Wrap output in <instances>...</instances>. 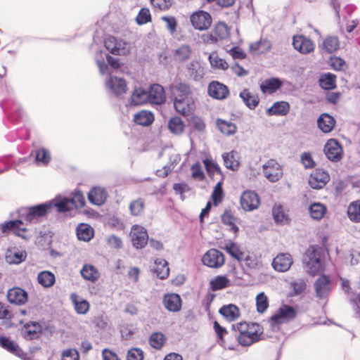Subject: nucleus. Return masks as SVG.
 I'll return each instance as SVG.
<instances>
[{"label":"nucleus","instance_id":"1","mask_svg":"<svg viewBox=\"0 0 360 360\" xmlns=\"http://www.w3.org/2000/svg\"><path fill=\"white\" fill-rule=\"evenodd\" d=\"M233 328L238 331V340L243 346H250L257 342L262 334L260 326L255 323L241 322L233 325Z\"/></svg>","mask_w":360,"mask_h":360},{"label":"nucleus","instance_id":"2","mask_svg":"<svg viewBox=\"0 0 360 360\" xmlns=\"http://www.w3.org/2000/svg\"><path fill=\"white\" fill-rule=\"evenodd\" d=\"M304 265L306 271L314 276L324 269L323 250L316 245H311L305 253Z\"/></svg>","mask_w":360,"mask_h":360},{"label":"nucleus","instance_id":"3","mask_svg":"<svg viewBox=\"0 0 360 360\" xmlns=\"http://www.w3.org/2000/svg\"><path fill=\"white\" fill-rule=\"evenodd\" d=\"M296 314L297 312L293 307L284 304L271 316L269 323L272 330H278L279 325L292 320Z\"/></svg>","mask_w":360,"mask_h":360},{"label":"nucleus","instance_id":"4","mask_svg":"<svg viewBox=\"0 0 360 360\" xmlns=\"http://www.w3.org/2000/svg\"><path fill=\"white\" fill-rule=\"evenodd\" d=\"M85 199L82 192L75 191L71 198H63L54 204L60 212H65L74 208L82 207Z\"/></svg>","mask_w":360,"mask_h":360},{"label":"nucleus","instance_id":"5","mask_svg":"<svg viewBox=\"0 0 360 360\" xmlns=\"http://www.w3.org/2000/svg\"><path fill=\"white\" fill-rule=\"evenodd\" d=\"M51 202L38 205L28 209L23 208L20 210L22 215L25 214V220L30 223H36L39 218L44 216L53 206Z\"/></svg>","mask_w":360,"mask_h":360},{"label":"nucleus","instance_id":"6","mask_svg":"<svg viewBox=\"0 0 360 360\" xmlns=\"http://www.w3.org/2000/svg\"><path fill=\"white\" fill-rule=\"evenodd\" d=\"M264 176L271 182H276L283 176L281 165L275 160L271 159L262 165Z\"/></svg>","mask_w":360,"mask_h":360},{"label":"nucleus","instance_id":"7","mask_svg":"<svg viewBox=\"0 0 360 360\" xmlns=\"http://www.w3.org/2000/svg\"><path fill=\"white\" fill-rule=\"evenodd\" d=\"M105 46L115 55H125L130 49L129 44L112 36L107 37L105 40Z\"/></svg>","mask_w":360,"mask_h":360},{"label":"nucleus","instance_id":"8","mask_svg":"<svg viewBox=\"0 0 360 360\" xmlns=\"http://www.w3.org/2000/svg\"><path fill=\"white\" fill-rule=\"evenodd\" d=\"M324 153L327 158L333 162L340 161L343 156L342 146L334 139H330L326 142L324 146Z\"/></svg>","mask_w":360,"mask_h":360},{"label":"nucleus","instance_id":"9","mask_svg":"<svg viewBox=\"0 0 360 360\" xmlns=\"http://www.w3.org/2000/svg\"><path fill=\"white\" fill-rule=\"evenodd\" d=\"M192 25L197 30H205L212 24V18L210 13L204 11H198L191 15Z\"/></svg>","mask_w":360,"mask_h":360},{"label":"nucleus","instance_id":"10","mask_svg":"<svg viewBox=\"0 0 360 360\" xmlns=\"http://www.w3.org/2000/svg\"><path fill=\"white\" fill-rule=\"evenodd\" d=\"M130 236L133 245L137 249L143 248L148 240L146 229L137 224L132 226Z\"/></svg>","mask_w":360,"mask_h":360},{"label":"nucleus","instance_id":"11","mask_svg":"<svg viewBox=\"0 0 360 360\" xmlns=\"http://www.w3.org/2000/svg\"><path fill=\"white\" fill-rule=\"evenodd\" d=\"M203 264L211 268H219L224 264V256L222 252L216 250H208L202 257Z\"/></svg>","mask_w":360,"mask_h":360},{"label":"nucleus","instance_id":"12","mask_svg":"<svg viewBox=\"0 0 360 360\" xmlns=\"http://www.w3.org/2000/svg\"><path fill=\"white\" fill-rule=\"evenodd\" d=\"M330 180L327 172L322 169H316L309 178V184L314 189H321L324 187Z\"/></svg>","mask_w":360,"mask_h":360},{"label":"nucleus","instance_id":"13","mask_svg":"<svg viewBox=\"0 0 360 360\" xmlns=\"http://www.w3.org/2000/svg\"><path fill=\"white\" fill-rule=\"evenodd\" d=\"M0 346L22 360H32L31 356L25 353L15 342L6 337L0 336Z\"/></svg>","mask_w":360,"mask_h":360},{"label":"nucleus","instance_id":"14","mask_svg":"<svg viewBox=\"0 0 360 360\" xmlns=\"http://www.w3.org/2000/svg\"><path fill=\"white\" fill-rule=\"evenodd\" d=\"M108 91L119 96L127 91V84L124 79L110 76L105 82Z\"/></svg>","mask_w":360,"mask_h":360},{"label":"nucleus","instance_id":"15","mask_svg":"<svg viewBox=\"0 0 360 360\" xmlns=\"http://www.w3.org/2000/svg\"><path fill=\"white\" fill-rule=\"evenodd\" d=\"M174 105L175 110L183 115H188L195 108L191 96L174 97Z\"/></svg>","mask_w":360,"mask_h":360},{"label":"nucleus","instance_id":"16","mask_svg":"<svg viewBox=\"0 0 360 360\" xmlns=\"http://www.w3.org/2000/svg\"><path fill=\"white\" fill-rule=\"evenodd\" d=\"M293 263L292 257L289 253H280L274 258L271 265L278 272L287 271Z\"/></svg>","mask_w":360,"mask_h":360},{"label":"nucleus","instance_id":"17","mask_svg":"<svg viewBox=\"0 0 360 360\" xmlns=\"http://www.w3.org/2000/svg\"><path fill=\"white\" fill-rule=\"evenodd\" d=\"M292 45L295 50L302 54L309 53L314 50V43L303 35L294 36Z\"/></svg>","mask_w":360,"mask_h":360},{"label":"nucleus","instance_id":"18","mask_svg":"<svg viewBox=\"0 0 360 360\" xmlns=\"http://www.w3.org/2000/svg\"><path fill=\"white\" fill-rule=\"evenodd\" d=\"M259 204L257 194L253 191H245L240 197V205L245 211H252L257 209Z\"/></svg>","mask_w":360,"mask_h":360},{"label":"nucleus","instance_id":"19","mask_svg":"<svg viewBox=\"0 0 360 360\" xmlns=\"http://www.w3.org/2000/svg\"><path fill=\"white\" fill-rule=\"evenodd\" d=\"M208 94L213 98L223 100L229 94L228 87L217 81H213L208 86Z\"/></svg>","mask_w":360,"mask_h":360},{"label":"nucleus","instance_id":"20","mask_svg":"<svg viewBox=\"0 0 360 360\" xmlns=\"http://www.w3.org/2000/svg\"><path fill=\"white\" fill-rule=\"evenodd\" d=\"M186 76L195 82L200 81L205 75L204 68L198 60H193L186 67Z\"/></svg>","mask_w":360,"mask_h":360},{"label":"nucleus","instance_id":"21","mask_svg":"<svg viewBox=\"0 0 360 360\" xmlns=\"http://www.w3.org/2000/svg\"><path fill=\"white\" fill-rule=\"evenodd\" d=\"M314 288L316 295L319 297L323 298L326 297L331 288L330 278L325 275L321 276L314 283Z\"/></svg>","mask_w":360,"mask_h":360},{"label":"nucleus","instance_id":"22","mask_svg":"<svg viewBox=\"0 0 360 360\" xmlns=\"http://www.w3.org/2000/svg\"><path fill=\"white\" fill-rule=\"evenodd\" d=\"M149 103L160 105L165 101V94L163 87L158 84L150 86L148 91Z\"/></svg>","mask_w":360,"mask_h":360},{"label":"nucleus","instance_id":"23","mask_svg":"<svg viewBox=\"0 0 360 360\" xmlns=\"http://www.w3.org/2000/svg\"><path fill=\"white\" fill-rule=\"evenodd\" d=\"M108 193L105 188L101 187L93 188L88 193L89 202L95 205H103L107 199Z\"/></svg>","mask_w":360,"mask_h":360},{"label":"nucleus","instance_id":"24","mask_svg":"<svg viewBox=\"0 0 360 360\" xmlns=\"http://www.w3.org/2000/svg\"><path fill=\"white\" fill-rule=\"evenodd\" d=\"M7 298L9 302L20 305L27 302V294L22 288H14L8 291Z\"/></svg>","mask_w":360,"mask_h":360},{"label":"nucleus","instance_id":"25","mask_svg":"<svg viewBox=\"0 0 360 360\" xmlns=\"http://www.w3.org/2000/svg\"><path fill=\"white\" fill-rule=\"evenodd\" d=\"M106 58L108 64H106L103 60L98 59L96 60L100 73L102 75L111 74L112 71L110 69L117 70L120 68V63L118 59L114 58L110 56H106Z\"/></svg>","mask_w":360,"mask_h":360},{"label":"nucleus","instance_id":"26","mask_svg":"<svg viewBox=\"0 0 360 360\" xmlns=\"http://www.w3.org/2000/svg\"><path fill=\"white\" fill-rule=\"evenodd\" d=\"M272 216L274 221L279 225L288 224L290 220L283 206L279 204L273 207Z\"/></svg>","mask_w":360,"mask_h":360},{"label":"nucleus","instance_id":"27","mask_svg":"<svg viewBox=\"0 0 360 360\" xmlns=\"http://www.w3.org/2000/svg\"><path fill=\"white\" fill-rule=\"evenodd\" d=\"M163 304L170 311H179L181 307V300L177 294H169L165 296Z\"/></svg>","mask_w":360,"mask_h":360},{"label":"nucleus","instance_id":"28","mask_svg":"<svg viewBox=\"0 0 360 360\" xmlns=\"http://www.w3.org/2000/svg\"><path fill=\"white\" fill-rule=\"evenodd\" d=\"M272 47L271 41L267 38H262L259 41L250 44V51L254 54L267 53Z\"/></svg>","mask_w":360,"mask_h":360},{"label":"nucleus","instance_id":"29","mask_svg":"<svg viewBox=\"0 0 360 360\" xmlns=\"http://www.w3.org/2000/svg\"><path fill=\"white\" fill-rule=\"evenodd\" d=\"M318 127L323 133L330 132L335 125V119L327 113H323L317 120Z\"/></svg>","mask_w":360,"mask_h":360},{"label":"nucleus","instance_id":"30","mask_svg":"<svg viewBox=\"0 0 360 360\" xmlns=\"http://www.w3.org/2000/svg\"><path fill=\"white\" fill-rule=\"evenodd\" d=\"M148 91L143 88L135 89L130 98V104L133 105H141L149 103Z\"/></svg>","mask_w":360,"mask_h":360},{"label":"nucleus","instance_id":"31","mask_svg":"<svg viewBox=\"0 0 360 360\" xmlns=\"http://www.w3.org/2000/svg\"><path fill=\"white\" fill-rule=\"evenodd\" d=\"M167 127L172 134L179 136L184 133L185 123L181 117L174 116L169 120Z\"/></svg>","mask_w":360,"mask_h":360},{"label":"nucleus","instance_id":"32","mask_svg":"<svg viewBox=\"0 0 360 360\" xmlns=\"http://www.w3.org/2000/svg\"><path fill=\"white\" fill-rule=\"evenodd\" d=\"M153 271L160 279L166 278L169 272L167 261L163 259H156L154 262V266H153Z\"/></svg>","mask_w":360,"mask_h":360},{"label":"nucleus","instance_id":"33","mask_svg":"<svg viewBox=\"0 0 360 360\" xmlns=\"http://www.w3.org/2000/svg\"><path fill=\"white\" fill-rule=\"evenodd\" d=\"M290 110V105L285 101H278L268 108L266 112L269 115H285Z\"/></svg>","mask_w":360,"mask_h":360},{"label":"nucleus","instance_id":"34","mask_svg":"<svg viewBox=\"0 0 360 360\" xmlns=\"http://www.w3.org/2000/svg\"><path fill=\"white\" fill-rule=\"evenodd\" d=\"M219 313L229 321H233L240 316V310L234 304L223 306L219 309Z\"/></svg>","mask_w":360,"mask_h":360},{"label":"nucleus","instance_id":"35","mask_svg":"<svg viewBox=\"0 0 360 360\" xmlns=\"http://www.w3.org/2000/svg\"><path fill=\"white\" fill-rule=\"evenodd\" d=\"M80 273L84 279L91 282H96L100 277L99 271L92 264H84Z\"/></svg>","mask_w":360,"mask_h":360},{"label":"nucleus","instance_id":"36","mask_svg":"<svg viewBox=\"0 0 360 360\" xmlns=\"http://www.w3.org/2000/svg\"><path fill=\"white\" fill-rule=\"evenodd\" d=\"M224 165L226 168L236 171L239 167V160L237 153L231 151L222 155Z\"/></svg>","mask_w":360,"mask_h":360},{"label":"nucleus","instance_id":"37","mask_svg":"<svg viewBox=\"0 0 360 360\" xmlns=\"http://www.w3.org/2000/svg\"><path fill=\"white\" fill-rule=\"evenodd\" d=\"M41 330V326L34 322H30L25 324L22 329L23 337L28 340H32L37 336V334Z\"/></svg>","mask_w":360,"mask_h":360},{"label":"nucleus","instance_id":"38","mask_svg":"<svg viewBox=\"0 0 360 360\" xmlns=\"http://www.w3.org/2000/svg\"><path fill=\"white\" fill-rule=\"evenodd\" d=\"M216 124L219 130L226 136L233 135L236 132V126L231 122L222 119H217Z\"/></svg>","mask_w":360,"mask_h":360},{"label":"nucleus","instance_id":"39","mask_svg":"<svg viewBox=\"0 0 360 360\" xmlns=\"http://www.w3.org/2000/svg\"><path fill=\"white\" fill-rule=\"evenodd\" d=\"M134 122L140 125L148 126L154 120V116L152 112L147 110H141L134 116Z\"/></svg>","mask_w":360,"mask_h":360},{"label":"nucleus","instance_id":"40","mask_svg":"<svg viewBox=\"0 0 360 360\" xmlns=\"http://www.w3.org/2000/svg\"><path fill=\"white\" fill-rule=\"evenodd\" d=\"M340 46V41L337 37L328 36L322 43V49L327 53H333L338 50Z\"/></svg>","mask_w":360,"mask_h":360},{"label":"nucleus","instance_id":"41","mask_svg":"<svg viewBox=\"0 0 360 360\" xmlns=\"http://www.w3.org/2000/svg\"><path fill=\"white\" fill-rule=\"evenodd\" d=\"M38 283L44 288H50L55 283V276L49 271H41L37 276Z\"/></svg>","mask_w":360,"mask_h":360},{"label":"nucleus","instance_id":"42","mask_svg":"<svg viewBox=\"0 0 360 360\" xmlns=\"http://www.w3.org/2000/svg\"><path fill=\"white\" fill-rule=\"evenodd\" d=\"M77 236L80 240L89 241L94 236V230L90 226L81 224L77 228Z\"/></svg>","mask_w":360,"mask_h":360},{"label":"nucleus","instance_id":"43","mask_svg":"<svg viewBox=\"0 0 360 360\" xmlns=\"http://www.w3.org/2000/svg\"><path fill=\"white\" fill-rule=\"evenodd\" d=\"M281 86V82L278 79L271 78L264 81L260 86L261 90L263 93L271 94L279 89Z\"/></svg>","mask_w":360,"mask_h":360},{"label":"nucleus","instance_id":"44","mask_svg":"<svg viewBox=\"0 0 360 360\" xmlns=\"http://www.w3.org/2000/svg\"><path fill=\"white\" fill-rule=\"evenodd\" d=\"M245 104L250 109H254L259 103V98L255 94H251L248 89H244L240 94Z\"/></svg>","mask_w":360,"mask_h":360},{"label":"nucleus","instance_id":"45","mask_svg":"<svg viewBox=\"0 0 360 360\" xmlns=\"http://www.w3.org/2000/svg\"><path fill=\"white\" fill-rule=\"evenodd\" d=\"M349 219L356 223H360V201L356 200L350 203L347 208Z\"/></svg>","mask_w":360,"mask_h":360},{"label":"nucleus","instance_id":"46","mask_svg":"<svg viewBox=\"0 0 360 360\" xmlns=\"http://www.w3.org/2000/svg\"><path fill=\"white\" fill-rule=\"evenodd\" d=\"M231 285V281L224 276H217L210 281L212 290H219Z\"/></svg>","mask_w":360,"mask_h":360},{"label":"nucleus","instance_id":"47","mask_svg":"<svg viewBox=\"0 0 360 360\" xmlns=\"http://www.w3.org/2000/svg\"><path fill=\"white\" fill-rule=\"evenodd\" d=\"M172 94L174 97L191 96V88L190 85L186 83L179 82L172 86Z\"/></svg>","mask_w":360,"mask_h":360},{"label":"nucleus","instance_id":"48","mask_svg":"<svg viewBox=\"0 0 360 360\" xmlns=\"http://www.w3.org/2000/svg\"><path fill=\"white\" fill-rule=\"evenodd\" d=\"M6 260L11 264H20L26 258V252L20 250H8L6 255Z\"/></svg>","mask_w":360,"mask_h":360},{"label":"nucleus","instance_id":"49","mask_svg":"<svg viewBox=\"0 0 360 360\" xmlns=\"http://www.w3.org/2000/svg\"><path fill=\"white\" fill-rule=\"evenodd\" d=\"M309 210L311 217L317 220L322 219L326 212V207L320 202L311 204Z\"/></svg>","mask_w":360,"mask_h":360},{"label":"nucleus","instance_id":"50","mask_svg":"<svg viewBox=\"0 0 360 360\" xmlns=\"http://www.w3.org/2000/svg\"><path fill=\"white\" fill-rule=\"evenodd\" d=\"M145 202L141 198L131 201L129 205L130 213L133 216H140L143 213Z\"/></svg>","mask_w":360,"mask_h":360},{"label":"nucleus","instance_id":"51","mask_svg":"<svg viewBox=\"0 0 360 360\" xmlns=\"http://www.w3.org/2000/svg\"><path fill=\"white\" fill-rule=\"evenodd\" d=\"M319 85L324 89H333L335 87V76L330 73L321 75Z\"/></svg>","mask_w":360,"mask_h":360},{"label":"nucleus","instance_id":"52","mask_svg":"<svg viewBox=\"0 0 360 360\" xmlns=\"http://www.w3.org/2000/svg\"><path fill=\"white\" fill-rule=\"evenodd\" d=\"M256 307L257 312L263 314L269 307V298L264 292H261L256 296Z\"/></svg>","mask_w":360,"mask_h":360},{"label":"nucleus","instance_id":"53","mask_svg":"<svg viewBox=\"0 0 360 360\" xmlns=\"http://www.w3.org/2000/svg\"><path fill=\"white\" fill-rule=\"evenodd\" d=\"M23 222L22 220H14L9 221L8 222L4 223L2 225V231L6 232L8 230H16V234L20 237L25 238V236L20 233L21 231H25L26 229L25 228L19 229L20 226L22 224Z\"/></svg>","mask_w":360,"mask_h":360},{"label":"nucleus","instance_id":"54","mask_svg":"<svg viewBox=\"0 0 360 360\" xmlns=\"http://www.w3.org/2000/svg\"><path fill=\"white\" fill-rule=\"evenodd\" d=\"M224 249L233 258L240 261L243 259V252L240 250L238 246L232 242L226 243Z\"/></svg>","mask_w":360,"mask_h":360},{"label":"nucleus","instance_id":"55","mask_svg":"<svg viewBox=\"0 0 360 360\" xmlns=\"http://www.w3.org/2000/svg\"><path fill=\"white\" fill-rule=\"evenodd\" d=\"M191 53V49L188 46H181L175 51L174 59L176 61L183 62L190 57Z\"/></svg>","mask_w":360,"mask_h":360},{"label":"nucleus","instance_id":"56","mask_svg":"<svg viewBox=\"0 0 360 360\" xmlns=\"http://www.w3.org/2000/svg\"><path fill=\"white\" fill-rule=\"evenodd\" d=\"M213 32L218 39H224L229 36V30L224 22L217 23L213 30Z\"/></svg>","mask_w":360,"mask_h":360},{"label":"nucleus","instance_id":"57","mask_svg":"<svg viewBox=\"0 0 360 360\" xmlns=\"http://www.w3.org/2000/svg\"><path fill=\"white\" fill-rule=\"evenodd\" d=\"M221 220L224 224L230 226V229L233 233L238 232V228L235 224L236 218L233 216V214L230 212L226 211L221 217Z\"/></svg>","mask_w":360,"mask_h":360},{"label":"nucleus","instance_id":"58","mask_svg":"<svg viewBox=\"0 0 360 360\" xmlns=\"http://www.w3.org/2000/svg\"><path fill=\"white\" fill-rule=\"evenodd\" d=\"M210 64L212 67L226 70L229 68L228 63L224 60L218 57L215 53H212L209 56Z\"/></svg>","mask_w":360,"mask_h":360},{"label":"nucleus","instance_id":"59","mask_svg":"<svg viewBox=\"0 0 360 360\" xmlns=\"http://www.w3.org/2000/svg\"><path fill=\"white\" fill-rule=\"evenodd\" d=\"M149 341L153 347L160 349L165 341V335L162 333H153L150 337Z\"/></svg>","mask_w":360,"mask_h":360},{"label":"nucleus","instance_id":"60","mask_svg":"<svg viewBox=\"0 0 360 360\" xmlns=\"http://www.w3.org/2000/svg\"><path fill=\"white\" fill-rule=\"evenodd\" d=\"M203 162L206 167L207 172L210 176L212 177L215 174H221L219 166L215 162H214L212 160L206 159Z\"/></svg>","mask_w":360,"mask_h":360},{"label":"nucleus","instance_id":"61","mask_svg":"<svg viewBox=\"0 0 360 360\" xmlns=\"http://www.w3.org/2000/svg\"><path fill=\"white\" fill-rule=\"evenodd\" d=\"M151 20V15L148 8H143L139 11L137 17L136 22L139 25L146 24Z\"/></svg>","mask_w":360,"mask_h":360},{"label":"nucleus","instance_id":"62","mask_svg":"<svg viewBox=\"0 0 360 360\" xmlns=\"http://www.w3.org/2000/svg\"><path fill=\"white\" fill-rule=\"evenodd\" d=\"M36 161L46 165L51 160L49 152L45 148H41L36 153Z\"/></svg>","mask_w":360,"mask_h":360},{"label":"nucleus","instance_id":"63","mask_svg":"<svg viewBox=\"0 0 360 360\" xmlns=\"http://www.w3.org/2000/svg\"><path fill=\"white\" fill-rule=\"evenodd\" d=\"M61 358L62 360H79V354L75 349H67L63 351Z\"/></svg>","mask_w":360,"mask_h":360},{"label":"nucleus","instance_id":"64","mask_svg":"<svg viewBox=\"0 0 360 360\" xmlns=\"http://www.w3.org/2000/svg\"><path fill=\"white\" fill-rule=\"evenodd\" d=\"M127 360H143V352L141 349L132 348L127 352Z\"/></svg>","mask_w":360,"mask_h":360}]
</instances>
